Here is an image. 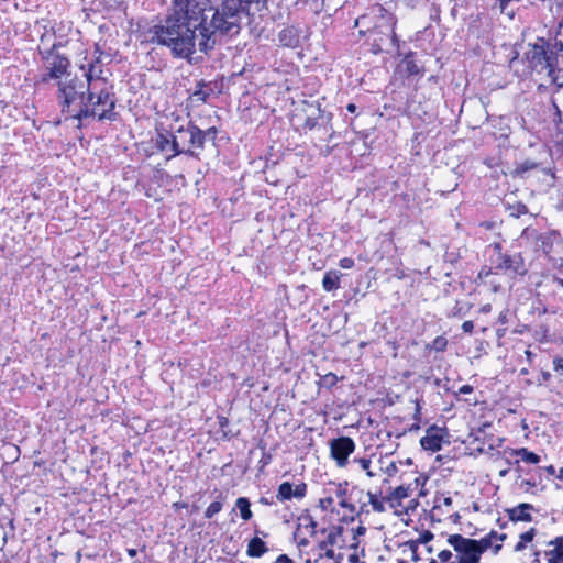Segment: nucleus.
Listing matches in <instances>:
<instances>
[{
  "instance_id": "nucleus-47",
  "label": "nucleus",
  "mask_w": 563,
  "mask_h": 563,
  "mask_svg": "<svg viewBox=\"0 0 563 563\" xmlns=\"http://www.w3.org/2000/svg\"><path fill=\"white\" fill-rule=\"evenodd\" d=\"M527 207L525 205H518L516 207V216L518 217L519 214H523V213H527Z\"/></svg>"
},
{
  "instance_id": "nucleus-57",
  "label": "nucleus",
  "mask_w": 563,
  "mask_h": 563,
  "mask_svg": "<svg viewBox=\"0 0 563 563\" xmlns=\"http://www.w3.org/2000/svg\"><path fill=\"white\" fill-rule=\"evenodd\" d=\"M335 461H336L338 466H340V467L346 466V464L349 462V460H335Z\"/></svg>"
},
{
  "instance_id": "nucleus-48",
  "label": "nucleus",
  "mask_w": 563,
  "mask_h": 563,
  "mask_svg": "<svg viewBox=\"0 0 563 563\" xmlns=\"http://www.w3.org/2000/svg\"><path fill=\"white\" fill-rule=\"evenodd\" d=\"M317 122L316 119L308 118L306 120L305 126L312 130L316 126Z\"/></svg>"
},
{
  "instance_id": "nucleus-35",
  "label": "nucleus",
  "mask_w": 563,
  "mask_h": 563,
  "mask_svg": "<svg viewBox=\"0 0 563 563\" xmlns=\"http://www.w3.org/2000/svg\"><path fill=\"white\" fill-rule=\"evenodd\" d=\"M553 369L558 375L563 376V357H554Z\"/></svg>"
},
{
  "instance_id": "nucleus-63",
  "label": "nucleus",
  "mask_w": 563,
  "mask_h": 563,
  "mask_svg": "<svg viewBox=\"0 0 563 563\" xmlns=\"http://www.w3.org/2000/svg\"><path fill=\"white\" fill-rule=\"evenodd\" d=\"M542 377L544 380H548L551 377V374L548 372L542 373Z\"/></svg>"
},
{
  "instance_id": "nucleus-21",
  "label": "nucleus",
  "mask_w": 563,
  "mask_h": 563,
  "mask_svg": "<svg viewBox=\"0 0 563 563\" xmlns=\"http://www.w3.org/2000/svg\"><path fill=\"white\" fill-rule=\"evenodd\" d=\"M306 493L305 485H297L295 488L291 483L284 482L279 485L276 498L279 501L290 500L292 497H303Z\"/></svg>"
},
{
  "instance_id": "nucleus-8",
  "label": "nucleus",
  "mask_w": 563,
  "mask_h": 563,
  "mask_svg": "<svg viewBox=\"0 0 563 563\" xmlns=\"http://www.w3.org/2000/svg\"><path fill=\"white\" fill-rule=\"evenodd\" d=\"M448 543L457 553L455 561L450 563H479L481 554L478 552L475 539L466 538L460 533L451 534L448 538Z\"/></svg>"
},
{
  "instance_id": "nucleus-50",
  "label": "nucleus",
  "mask_w": 563,
  "mask_h": 563,
  "mask_svg": "<svg viewBox=\"0 0 563 563\" xmlns=\"http://www.w3.org/2000/svg\"><path fill=\"white\" fill-rule=\"evenodd\" d=\"M390 32H391L390 42H391L393 46H398V40H397V36H396L394 30L391 29Z\"/></svg>"
},
{
  "instance_id": "nucleus-3",
  "label": "nucleus",
  "mask_w": 563,
  "mask_h": 563,
  "mask_svg": "<svg viewBox=\"0 0 563 563\" xmlns=\"http://www.w3.org/2000/svg\"><path fill=\"white\" fill-rule=\"evenodd\" d=\"M57 90V100L60 106L62 113L67 118L82 121V110L88 93V87L84 80L67 75L59 80Z\"/></svg>"
},
{
  "instance_id": "nucleus-16",
  "label": "nucleus",
  "mask_w": 563,
  "mask_h": 563,
  "mask_svg": "<svg viewBox=\"0 0 563 563\" xmlns=\"http://www.w3.org/2000/svg\"><path fill=\"white\" fill-rule=\"evenodd\" d=\"M562 245V238L558 231L549 230L538 235L537 247L544 254H550Z\"/></svg>"
},
{
  "instance_id": "nucleus-52",
  "label": "nucleus",
  "mask_w": 563,
  "mask_h": 563,
  "mask_svg": "<svg viewBox=\"0 0 563 563\" xmlns=\"http://www.w3.org/2000/svg\"><path fill=\"white\" fill-rule=\"evenodd\" d=\"M126 553L130 558H135L137 555V550L136 549H128Z\"/></svg>"
},
{
  "instance_id": "nucleus-62",
  "label": "nucleus",
  "mask_w": 563,
  "mask_h": 563,
  "mask_svg": "<svg viewBox=\"0 0 563 563\" xmlns=\"http://www.w3.org/2000/svg\"><path fill=\"white\" fill-rule=\"evenodd\" d=\"M356 532H357L358 534H363V533L365 532V528H364V527H362V526H358V527H357V529H356Z\"/></svg>"
},
{
  "instance_id": "nucleus-15",
  "label": "nucleus",
  "mask_w": 563,
  "mask_h": 563,
  "mask_svg": "<svg viewBox=\"0 0 563 563\" xmlns=\"http://www.w3.org/2000/svg\"><path fill=\"white\" fill-rule=\"evenodd\" d=\"M445 430L437 426L427 429L426 435L421 438L420 444L424 450L439 451L441 449Z\"/></svg>"
},
{
  "instance_id": "nucleus-39",
  "label": "nucleus",
  "mask_w": 563,
  "mask_h": 563,
  "mask_svg": "<svg viewBox=\"0 0 563 563\" xmlns=\"http://www.w3.org/2000/svg\"><path fill=\"white\" fill-rule=\"evenodd\" d=\"M339 265L341 268L350 269L354 266V260L351 257H343L340 260Z\"/></svg>"
},
{
  "instance_id": "nucleus-6",
  "label": "nucleus",
  "mask_w": 563,
  "mask_h": 563,
  "mask_svg": "<svg viewBox=\"0 0 563 563\" xmlns=\"http://www.w3.org/2000/svg\"><path fill=\"white\" fill-rule=\"evenodd\" d=\"M530 551L533 563H563V534L538 538Z\"/></svg>"
},
{
  "instance_id": "nucleus-31",
  "label": "nucleus",
  "mask_w": 563,
  "mask_h": 563,
  "mask_svg": "<svg viewBox=\"0 0 563 563\" xmlns=\"http://www.w3.org/2000/svg\"><path fill=\"white\" fill-rule=\"evenodd\" d=\"M397 473L394 460H385L383 482H387L389 477Z\"/></svg>"
},
{
  "instance_id": "nucleus-30",
  "label": "nucleus",
  "mask_w": 563,
  "mask_h": 563,
  "mask_svg": "<svg viewBox=\"0 0 563 563\" xmlns=\"http://www.w3.org/2000/svg\"><path fill=\"white\" fill-rule=\"evenodd\" d=\"M448 346V340L446 338L439 335L437 336L429 345L428 347L431 350H434L437 352H443Z\"/></svg>"
},
{
  "instance_id": "nucleus-22",
  "label": "nucleus",
  "mask_w": 563,
  "mask_h": 563,
  "mask_svg": "<svg viewBox=\"0 0 563 563\" xmlns=\"http://www.w3.org/2000/svg\"><path fill=\"white\" fill-rule=\"evenodd\" d=\"M538 538H543L538 533V529L536 527H530L528 530L521 532L518 537L517 543L514 545L515 552H523L528 545L530 547L536 542Z\"/></svg>"
},
{
  "instance_id": "nucleus-54",
  "label": "nucleus",
  "mask_w": 563,
  "mask_h": 563,
  "mask_svg": "<svg viewBox=\"0 0 563 563\" xmlns=\"http://www.w3.org/2000/svg\"><path fill=\"white\" fill-rule=\"evenodd\" d=\"M460 313H461V308L459 307V302H457L456 306L453 308L452 316L455 317V316H459Z\"/></svg>"
},
{
  "instance_id": "nucleus-9",
  "label": "nucleus",
  "mask_w": 563,
  "mask_h": 563,
  "mask_svg": "<svg viewBox=\"0 0 563 563\" xmlns=\"http://www.w3.org/2000/svg\"><path fill=\"white\" fill-rule=\"evenodd\" d=\"M387 510H391L396 516L409 515L415 511L418 501L412 497V490L409 487L398 486L387 495Z\"/></svg>"
},
{
  "instance_id": "nucleus-34",
  "label": "nucleus",
  "mask_w": 563,
  "mask_h": 563,
  "mask_svg": "<svg viewBox=\"0 0 563 563\" xmlns=\"http://www.w3.org/2000/svg\"><path fill=\"white\" fill-rule=\"evenodd\" d=\"M538 164L531 161H526L518 166V172L525 173L537 168Z\"/></svg>"
},
{
  "instance_id": "nucleus-45",
  "label": "nucleus",
  "mask_w": 563,
  "mask_h": 563,
  "mask_svg": "<svg viewBox=\"0 0 563 563\" xmlns=\"http://www.w3.org/2000/svg\"><path fill=\"white\" fill-rule=\"evenodd\" d=\"M203 133H206V139L212 137L214 140L217 136L218 130H217V128L212 126V128H209L206 131H203Z\"/></svg>"
},
{
  "instance_id": "nucleus-28",
  "label": "nucleus",
  "mask_w": 563,
  "mask_h": 563,
  "mask_svg": "<svg viewBox=\"0 0 563 563\" xmlns=\"http://www.w3.org/2000/svg\"><path fill=\"white\" fill-rule=\"evenodd\" d=\"M402 65L408 76L419 75L421 73L420 66L416 63L411 54L404 58Z\"/></svg>"
},
{
  "instance_id": "nucleus-11",
  "label": "nucleus",
  "mask_w": 563,
  "mask_h": 563,
  "mask_svg": "<svg viewBox=\"0 0 563 563\" xmlns=\"http://www.w3.org/2000/svg\"><path fill=\"white\" fill-rule=\"evenodd\" d=\"M102 59L103 53H100V56H97L87 65L82 64L80 66V69L84 71V77L86 78L84 82L87 85L88 88H92L95 85L98 87L110 85L104 76V70L102 68Z\"/></svg>"
},
{
  "instance_id": "nucleus-51",
  "label": "nucleus",
  "mask_w": 563,
  "mask_h": 563,
  "mask_svg": "<svg viewBox=\"0 0 563 563\" xmlns=\"http://www.w3.org/2000/svg\"><path fill=\"white\" fill-rule=\"evenodd\" d=\"M420 410H421L420 401H419V400H416V412H415V419H419Z\"/></svg>"
},
{
  "instance_id": "nucleus-40",
  "label": "nucleus",
  "mask_w": 563,
  "mask_h": 563,
  "mask_svg": "<svg viewBox=\"0 0 563 563\" xmlns=\"http://www.w3.org/2000/svg\"><path fill=\"white\" fill-rule=\"evenodd\" d=\"M273 563H295V561L287 554H280L276 558V560Z\"/></svg>"
},
{
  "instance_id": "nucleus-32",
  "label": "nucleus",
  "mask_w": 563,
  "mask_h": 563,
  "mask_svg": "<svg viewBox=\"0 0 563 563\" xmlns=\"http://www.w3.org/2000/svg\"><path fill=\"white\" fill-rule=\"evenodd\" d=\"M343 532V528L341 526H335L331 529L328 534L327 541L330 545H334L338 543V537H340Z\"/></svg>"
},
{
  "instance_id": "nucleus-55",
  "label": "nucleus",
  "mask_w": 563,
  "mask_h": 563,
  "mask_svg": "<svg viewBox=\"0 0 563 563\" xmlns=\"http://www.w3.org/2000/svg\"><path fill=\"white\" fill-rule=\"evenodd\" d=\"M346 109L349 112L354 113L356 111V106L354 103H349Z\"/></svg>"
},
{
  "instance_id": "nucleus-37",
  "label": "nucleus",
  "mask_w": 563,
  "mask_h": 563,
  "mask_svg": "<svg viewBox=\"0 0 563 563\" xmlns=\"http://www.w3.org/2000/svg\"><path fill=\"white\" fill-rule=\"evenodd\" d=\"M453 554L450 550H442L439 552L438 554V558L441 562L443 563H450L452 562L451 559H452Z\"/></svg>"
},
{
  "instance_id": "nucleus-20",
  "label": "nucleus",
  "mask_w": 563,
  "mask_h": 563,
  "mask_svg": "<svg viewBox=\"0 0 563 563\" xmlns=\"http://www.w3.org/2000/svg\"><path fill=\"white\" fill-rule=\"evenodd\" d=\"M176 131L178 133H184V134L188 135L189 144L192 147H196L199 150H202L205 147L206 133H203V131L201 129H199L198 126H196L194 124H188L187 128L179 126Z\"/></svg>"
},
{
  "instance_id": "nucleus-4",
  "label": "nucleus",
  "mask_w": 563,
  "mask_h": 563,
  "mask_svg": "<svg viewBox=\"0 0 563 563\" xmlns=\"http://www.w3.org/2000/svg\"><path fill=\"white\" fill-rule=\"evenodd\" d=\"M526 59L532 70L539 74L545 71L551 84L563 87V69L558 68V56L543 38L529 46Z\"/></svg>"
},
{
  "instance_id": "nucleus-38",
  "label": "nucleus",
  "mask_w": 563,
  "mask_h": 563,
  "mask_svg": "<svg viewBox=\"0 0 563 563\" xmlns=\"http://www.w3.org/2000/svg\"><path fill=\"white\" fill-rule=\"evenodd\" d=\"M433 538H434L433 533L429 530H426L422 533H420L418 541L420 543L426 544V543L430 542Z\"/></svg>"
},
{
  "instance_id": "nucleus-56",
  "label": "nucleus",
  "mask_w": 563,
  "mask_h": 563,
  "mask_svg": "<svg viewBox=\"0 0 563 563\" xmlns=\"http://www.w3.org/2000/svg\"><path fill=\"white\" fill-rule=\"evenodd\" d=\"M497 523H498L500 529L507 528V525H508L507 521H501L500 518L497 519Z\"/></svg>"
},
{
  "instance_id": "nucleus-36",
  "label": "nucleus",
  "mask_w": 563,
  "mask_h": 563,
  "mask_svg": "<svg viewBox=\"0 0 563 563\" xmlns=\"http://www.w3.org/2000/svg\"><path fill=\"white\" fill-rule=\"evenodd\" d=\"M452 504H453V500H452L451 497H449V496L448 497H441V498H437L435 499V504H434L433 508L434 509L440 508L441 505H444V506L449 507V506H452Z\"/></svg>"
},
{
  "instance_id": "nucleus-43",
  "label": "nucleus",
  "mask_w": 563,
  "mask_h": 563,
  "mask_svg": "<svg viewBox=\"0 0 563 563\" xmlns=\"http://www.w3.org/2000/svg\"><path fill=\"white\" fill-rule=\"evenodd\" d=\"M383 44H384V38L383 37H379V42L377 38H374V43H373V47L375 48L374 52L377 53V52H382L383 51Z\"/></svg>"
},
{
  "instance_id": "nucleus-29",
  "label": "nucleus",
  "mask_w": 563,
  "mask_h": 563,
  "mask_svg": "<svg viewBox=\"0 0 563 563\" xmlns=\"http://www.w3.org/2000/svg\"><path fill=\"white\" fill-rule=\"evenodd\" d=\"M220 499L219 500H214L212 501L206 509L205 511V517L207 519H211L212 517H214L217 514H219L222 508H223V498H222V495L220 494L219 495Z\"/></svg>"
},
{
  "instance_id": "nucleus-44",
  "label": "nucleus",
  "mask_w": 563,
  "mask_h": 563,
  "mask_svg": "<svg viewBox=\"0 0 563 563\" xmlns=\"http://www.w3.org/2000/svg\"><path fill=\"white\" fill-rule=\"evenodd\" d=\"M518 455H520L521 457H527V459H530V457H539L538 455H536L534 453H531V452H528L526 449H521L517 452Z\"/></svg>"
},
{
  "instance_id": "nucleus-17",
  "label": "nucleus",
  "mask_w": 563,
  "mask_h": 563,
  "mask_svg": "<svg viewBox=\"0 0 563 563\" xmlns=\"http://www.w3.org/2000/svg\"><path fill=\"white\" fill-rule=\"evenodd\" d=\"M534 506L529 503H520L512 508H507L505 512L511 522H531Z\"/></svg>"
},
{
  "instance_id": "nucleus-27",
  "label": "nucleus",
  "mask_w": 563,
  "mask_h": 563,
  "mask_svg": "<svg viewBox=\"0 0 563 563\" xmlns=\"http://www.w3.org/2000/svg\"><path fill=\"white\" fill-rule=\"evenodd\" d=\"M238 509L240 510V516L244 521H247L252 518L253 514L251 510V503L246 497H239L235 501Z\"/></svg>"
},
{
  "instance_id": "nucleus-13",
  "label": "nucleus",
  "mask_w": 563,
  "mask_h": 563,
  "mask_svg": "<svg viewBox=\"0 0 563 563\" xmlns=\"http://www.w3.org/2000/svg\"><path fill=\"white\" fill-rule=\"evenodd\" d=\"M155 144L156 147L162 152L168 150L173 152V154L169 155L167 159H170L172 157H175L180 154L198 158V153H196L194 150H180L177 137L172 133H158L155 140Z\"/></svg>"
},
{
  "instance_id": "nucleus-53",
  "label": "nucleus",
  "mask_w": 563,
  "mask_h": 563,
  "mask_svg": "<svg viewBox=\"0 0 563 563\" xmlns=\"http://www.w3.org/2000/svg\"><path fill=\"white\" fill-rule=\"evenodd\" d=\"M492 541L497 540L498 533L492 530L488 534H486Z\"/></svg>"
},
{
  "instance_id": "nucleus-26",
  "label": "nucleus",
  "mask_w": 563,
  "mask_h": 563,
  "mask_svg": "<svg viewBox=\"0 0 563 563\" xmlns=\"http://www.w3.org/2000/svg\"><path fill=\"white\" fill-rule=\"evenodd\" d=\"M342 274L339 271L327 272L322 279V287L325 291H333L340 288V278Z\"/></svg>"
},
{
  "instance_id": "nucleus-49",
  "label": "nucleus",
  "mask_w": 563,
  "mask_h": 563,
  "mask_svg": "<svg viewBox=\"0 0 563 563\" xmlns=\"http://www.w3.org/2000/svg\"><path fill=\"white\" fill-rule=\"evenodd\" d=\"M490 311H492V305L490 303H486V305H484V306H482L479 308V312L481 313H488Z\"/></svg>"
},
{
  "instance_id": "nucleus-5",
  "label": "nucleus",
  "mask_w": 563,
  "mask_h": 563,
  "mask_svg": "<svg viewBox=\"0 0 563 563\" xmlns=\"http://www.w3.org/2000/svg\"><path fill=\"white\" fill-rule=\"evenodd\" d=\"M115 104L117 98L111 85L100 87L95 85L88 89L82 120L97 118L99 121H114L117 119Z\"/></svg>"
},
{
  "instance_id": "nucleus-18",
  "label": "nucleus",
  "mask_w": 563,
  "mask_h": 563,
  "mask_svg": "<svg viewBox=\"0 0 563 563\" xmlns=\"http://www.w3.org/2000/svg\"><path fill=\"white\" fill-rule=\"evenodd\" d=\"M387 496H383L382 492H365L364 504L366 505L367 511H364V514L385 512L387 511Z\"/></svg>"
},
{
  "instance_id": "nucleus-42",
  "label": "nucleus",
  "mask_w": 563,
  "mask_h": 563,
  "mask_svg": "<svg viewBox=\"0 0 563 563\" xmlns=\"http://www.w3.org/2000/svg\"><path fill=\"white\" fill-rule=\"evenodd\" d=\"M473 387L471 385H463L462 387H460L459 389V395H471L473 394Z\"/></svg>"
},
{
  "instance_id": "nucleus-64",
  "label": "nucleus",
  "mask_w": 563,
  "mask_h": 563,
  "mask_svg": "<svg viewBox=\"0 0 563 563\" xmlns=\"http://www.w3.org/2000/svg\"><path fill=\"white\" fill-rule=\"evenodd\" d=\"M558 478L563 481V467L560 468V473L558 475Z\"/></svg>"
},
{
  "instance_id": "nucleus-33",
  "label": "nucleus",
  "mask_w": 563,
  "mask_h": 563,
  "mask_svg": "<svg viewBox=\"0 0 563 563\" xmlns=\"http://www.w3.org/2000/svg\"><path fill=\"white\" fill-rule=\"evenodd\" d=\"M475 543H477V548H478V552H479L481 556L483 555L484 552H486L489 548L493 547V542L487 536H484L479 540L475 539Z\"/></svg>"
},
{
  "instance_id": "nucleus-7",
  "label": "nucleus",
  "mask_w": 563,
  "mask_h": 563,
  "mask_svg": "<svg viewBox=\"0 0 563 563\" xmlns=\"http://www.w3.org/2000/svg\"><path fill=\"white\" fill-rule=\"evenodd\" d=\"M365 490L357 486H350L346 483L343 499L341 500V521H353L356 517L367 511L364 504Z\"/></svg>"
},
{
  "instance_id": "nucleus-61",
  "label": "nucleus",
  "mask_w": 563,
  "mask_h": 563,
  "mask_svg": "<svg viewBox=\"0 0 563 563\" xmlns=\"http://www.w3.org/2000/svg\"><path fill=\"white\" fill-rule=\"evenodd\" d=\"M507 539V534L506 533H498V537H497V540L499 541H505Z\"/></svg>"
},
{
  "instance_id": "nucleus-41",
  "label": "nucleus",
  "mask_w": 563,
  "mask_h": 563,
  "mask_svg": "<svg viewBox=\"0 0 563 563\" xmlns=\"http://www.w3.org/2000/svg\"><path fill=\"white\" fill-rule=\"evenodd\" d=\"M474 329V323L473 321L471 320H467V321H464L463 324H462V330L465 332V333H471Z\"/></svg>"
},
{
  "instance_id": "nucleus-1",
  "label": "nucleus",
  "mask_w": 563,
  "mask_h": 563,
  "mask_svg": "<svg viewBox=\"0 0 563 563\" xmlns=\"http://www.w3.org/2000/svg\"><path fill=\"white\" fill-rule=\"evenodd\" d=\"M211 0H172L165 18L147 31L148 42L165 46L175 58L189 60L199 51L212 49L222 34Z\"/></svg>"
},
{
  "instance_id": "nucleus-58",
  "label": "nucleus",
  "mask_w": 563,
  "mask_h": 563,
  "mask_svg": "<svg viewBox=\"0 0 563 563\" xmlns=\"http://www.w3.org/2000/svg\"><path fill=\"white\" fill-rule=\"evenodd\" d=\"M349 561L351 563H357L358 562V556L356 554H352V555H350Z\"/></svg>"
},
{
  "instance_id": "nucleus-14",
  "label": "nucleus",
  "mask_w": 563,
  "mask_h": 563,
  "mask_svg": "<svg viewBox=\"0 0 563 563\" xmlns=\"http://www.w3.org/2000/svg\"><path fill=\"white\" fill-rule=\"evenodd\" d=\"M497 268L519 275H525L527 272L523 258L519 253L511 255L499 254L497 258Z\"/></svg>"
},
{
  "instance_id": "nucleus-2",
  "label": "nucleus",
  "mask_w": 563,
  "mask_h": 563,
  "mask_svg": "<svg viewBox=\"0 0 563 563\" xmlns=\"http://www.w3.org/2000/svg\"><path fill=\"white\" fill-rule=\"evenodd\" d=\"M269 0H224L216 11L219 12V21L223 35H236L241 31L242 21H249L257 13L267 10Z\"/></svg>"
},
{
  "instance_id": "nucleus-59",
  "label": "nucleus",
  "mask_w": 563,
  "mask_h": 563,
  "mask_svg": "<svg viewBox=\"0 0 563 563\" xmlns=\"http://www.w3.org/2000/svg\"><path fill=\"white\" fill-rule=\"evenodd\" d=\"M465 401L468 404V405H476L478 402V400L473 397V398H467L465 399Z\"/></svg>"
},
{
  "instance_id": "nucleus-10",
  "label": "nucleus",
  "mask_w": 563,
  "mask_h": 563,
  "mask_svg": "<svg viewBox=\"0 0 563 563\" xmlns=\"http://www.w3.org/2000/svg\"><path fill=\"white\" fill-rule=\"evenodd\" d=\"M44 60L45 74L42 77V81L46 82L49 79H60L64 75H68L67 70L70 66L69 59L56 51L55 45L42 53Z\"/></svg>"
},
{
  "instance_id": "nucleus-12",
  "label": "nucleus",
  "mask_w": 563,
  "mask_h": 563,
  "mask_svg": "<svg viewBox=\"0 0 563 563\" xmlns=\"http://www.w3.org/2000/svg\"><path fill=\"white\" fill-rule=\"evenodd\" d=\"M346 483H329L325 495L319 499V505L323 510L336 511L341 514L340 505L343 499Z\"/></svg>"
},
{
  "instance_id": "nucleus-19",
  "label": "nucleus",
  "mask_w": 563,
  "mask_h": 563,
  "mask_svg": "<svg viewBox=\"0 0 563 563\" xmlns=\"http://www.w3.org/2000/svg\"><path fill=\"white\" fill-rule=\"evenodd\" d=\"M331 457H347L353 453L355 444L351 438L341 437L331 441Z\"/></svg>"
},
{
  "instance_id": "nucleus-24",
  "label": "nucleus",
  "mask_w": 563,
  "mask_h": 563,
  "mask_svg": "<svg viewBox=\"0 0 563 563\" xmlns=\"http://www.w3.org/2000/svg\"><path fill=\"white\" fill-rule=\"evenodd\" d=\"M357 461L361 463L362 468L366 472L368 477H380L383 479L385 460Z\"/></svg>"
},
{
  "instance_id": "nucleus-25",
  "label": "nucleus",
  "mask_w": 563,
  "mask_h": 563,
  "mask_svg": "<svg viewBox=\"0 0 563 563\" xmlns=\"http://www.w3.org/2000/svg\"><path fill=\"white\" fill-rule=\"evenodd\" d=\"M268 551V548L260 537L255 536L247 542L246 554L250 558H261Z\"/></svg>"
},
{
  "instance_id": "nucleus-60",
  "label": "nucleus",
  "mask_w": 563,
  "mask_h": 563,
  "mask_svg": "<svg viewBox=\"0 0 563 563\" xmlns=\"http://www.w3.org/2000/svg\"><path fill=\"white\" fill-rule=\"evenodd\" d=\"M100 53H103V52L100 49V46L97 44L96 47H95V58L97 56H100Z\"/></svg>"
},
{
  "instance_id": "nucleus-23",
  "label": "nucleus",
  "mask_w": 563,
  "mask_h": 563,
  "mask_svg": "<svg viewBox=\"0 0 563 563\" xmlns=\"http://www.w3.org/2000/svg\"><path fill=\"white\" fill-rule=\"evenodd\" d=\"M278 41L282 46L295 48L299 46V31L292 26L283 29L278 34Z\"/></svg>"
},
{
  "instance_id": "nucleus-46",
  "label": "nucleus",
  "mask_w": 563,
  "mask_h": 563,
  "mask_svg": "<svg viewBox=\"0 0 563 563\" xmlns=\"http://www.w3.org/2000/svg\"><path fill=\"white\" fill-rule=\"evenodd\" d=\"M324 382L334 385L336 383V376L334 374H328L324 376Z\"/></svg>"
}]
</instances>
